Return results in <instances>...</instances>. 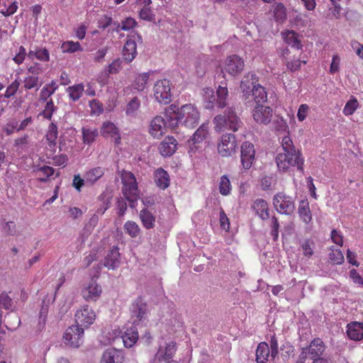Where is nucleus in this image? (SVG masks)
<instances>
[{"mask_svg": "<svg viewBox=\"0 0 363 363\" xmlns=\"http://www.w3.org/2000/svg\"><path fill=\"white\" fill-rule=\"evenodd\" d=\"M273 203L277 211L280 213L289 215L294 212L295 208L291 198L286 196L283 193H279L274 196Z\"/></svg>", "mask_w": 363, "mask_h": 363, "instance_id": "obj_11", "label": "nucleus"}, {"mask_svg": "<svg viewBox=\"0 0 363 363\" xmlns=\"http://www.w3.org/2000/svg\"><path fill=\"white\" fill-rule=\"evenodd\" d=\"M58 137L57 126L51 123L45 135L46 140V148L54 154L57 150V140Z\"/></svg>", "mask_w": 363, "mask_h": 363, "instance_id": "obj_19", "label": "nucleus"}, {"mask_svg": "<svg viewBox=\"0 0 363 363\" xmlns=\"http://www.w3.org/2000/svg\"><path fill=\"white\" fill-rule=\"evenodd\" d=\"M208 134V125L202 124L194 134L191 138L192 144L200 143L206 138Z\"/></svg>", "mask_w": 363, "mask_h": 363, "instance_id": "obj_41", "label": "nucleus"}, {"mask_svg": "<svg viewBox=\"0 0 363 363\" xmlns=\"http://www.w3.org/2000/svg\"><path fill=\"white\" fill-rule=\"evenodd\" d=\"M26 48L21 45L18 48V51L16 54V55L13 57V62L17 65H21L23 61L25 60L26 56Z\"/></svg>", "mask_w": 363, "mask_h": 363, "instance_id": "obj_58", "label": "nucleus"}, {"mask_svg": "<svg viewBox=\"0 0 363 363\" xmlns=\"http://www.w3.org/2000/svg\"><path fill=\"white\" fill-rule=\"evenodd\" d=\"M84 91V86L82 83L69 86L67 89V93L74 101H78L82 97Z\"/></svg>", "mask_w": 363, "mask_h": 363, "instance_id": "obj_38", "label": "nucleus"}, {"mask_svg": "<svg viewBox=\"0 0 363 363\" xmlns=\"http://www.w3.org/2000/svg\"><path fill=\"white\" fill-rule=\"evenodd\" d=\"M122 340L125 347H131L136 343L138 340V332L135 325L126 329L122 335Z\"/></svg>", "mask_w": 363, "mask_h": 363, "instance_id": "obj_26", "label": "nucleus"}, {"mask_svg": "<svg viewBox=\"0 0 363 363\" xmlns=\"http://www.w3.org/2000/svg\"><path fill=\"white\" fill-rule=\"evenodd\" d=\"M147 303L143 298L138 296L132 304L131 315L132 318L136 319L133 321V324H138L146 315L147 311Z\"/></svg>", "mask_w": 363, "mask_h": 363, "instance_id": "obj_15", "label": "nucleus"}, {"mask_svg": "<svg viewBox=\"0 0 363 363\" xmlns=\"http://www.w3.org/2000/svg\"><path fill=\"white\" fill-rule=\"evenodd\" d=\"M23 82V87L26 90H30L34 88H35L38 90V87L40 86V84H39L38 76H34V75L26 76L24 78Z\"/></svg>", "mask_w": 363, "mask_h": 363, "instance_id": "obj_44", "label": "nucleus"}, {"mask_svg": "<svg viewBox=\"0 0 363 363\" xmlns=\"http://www.w3.org/2000/svg\"><path fill=\"white\" fill-rule=\"evenodd\" d=\"M4 6L6 7V9H3L1 11V13L4 16H10L13 14H14L17 9H18V2L14 1H9L4 2Z\"/></svg>", "mask_w": 363, "mask_h": 363, "instance_id": "obj_49", "label": "nucleus"}, {"mask_svg": "<svg viewBox=\"0 0 363 363\" xmlns=\"http://www.w3.org/2000/svg\"><path fill=\"white\" fill-rule=\"evenodd\" d=\"M273 126L274 130L279 133H288V125L286 121L279 116H277L273 121Z\"/></svg>", "mask_w": 363, "mask_h": 363, "instance_id": "obj_48", "label": "nucleus"}, {"mask_svg": "<svg viewBox=\"0 0 363 363\" xmlns=\"http://www.w3.org/2000/svg\"><path fill=\"white\" fill-rule=\"evenodd\" d=\"M244 67V60L237 55H232L225 60L223 70L230 75L235 77L242 72Z\"/></svg>", "mask_w": 363, "mask_h": 363, "instance_id": "obj_10", "label": "nucleus"}, {"mask_svg": "<svg viewBox=\"0 0 363 363\" xmlns=\"http://www.w3.org/2000/svg\"><path fill=\"white\" fill-rule=\"evenodd\" d=\"M150 74L148 72L139 74L135 80V89L138 91H143L146 86Z\"/></svg>", "mask_w": 363, "mask_h": 363, "instance_id": "obj_46", "label": "nucleus"}, {"mask_svg": "<svg viewBox=\"0 0 363 363\" xmlns=\"http://www.w3.org/2000/svg\"><path fill=\"white\" fill-rule=\"evenodd\" d=\"M28 57L30 60L37 59L41 62H48L50 60V53L46 48H38L35 50H30Z\"/></svg>", "mask_w": 363, "mask_h": 363, "instance_id": "obj_36", "label": "nucleus"}, {"mask_svg": "<svg viewBox=\"0 0 363 363\" xmlns=\"http://www.w3.org/2000/svg\"><path fill=\"white\" fill-rule=\"evenodd\" d=\"M137 25L135 20L131 17L125 18L121 21V26L118 23V28H121L123 30H130L134 28Z\"/></svg>", "mask_w": 363, "mask_h": 363, "instance_id": "obj_53", "label": "nucleus"}, {"mask_svg": "<svg viewBox=\"0 0 363 363\" xmlns=\"http://www.w3.org/2000/svg\"><path fill=\"white\" fill-rule=\"evenodd\" d=\"M61 48L64 52H75L82 50V48L79 42L66 41L62 44Z\"/></svg>", "mask_w": 363, "mask_h": 363, "instance_id": "obj_45", "label": "nucleus"}, {"mask_svg": "<svg viewBox=\"0 0 363 363\" xmlns=\"http://www.w3.org/2000/svg\"><path fill=\"white\" fill-rule=\"evenodd\" d=\"M215 130L218 132L225 130L237 131L240 125L241 121L232 108H228L223 114L217 115L213 119Z\"/></svg>", "mask_w": 363, "mask_h": 363, "instance_id": "obj_3", "label": "nucleus"}, {"mask_svg": "<svg viewBox=\"0 0 363 363\" xmlns=\"http://www.w3.org/2000/svg\"><path fill=\"white\" fill-rule=\"evenodd\" d=\"M154 96L158 102L169 104L172 99L170 82L166 79L157 81L154 86Z\"/></svg>", "mask_w": 363, "mask_h": 363, "instance_id": "obj_6", "label": "nucleus"}, {"mask_svg": "<svg viewBox=\"0 0 363 363\" xmlns=\"http://www.w3.org/2000/svg\"><path fill=\"white\" fill-rule=\"evenodd\" d=\"M298 213L300 219L306 224H308L311 221L312 213L307 199L301 200L299 202Z\"/></svg>", "mask_w": 363, "mask_h": 363, "instance_id": "obj_30", "label": "nucleus"}, {"mask_svg": "<svg viewBox=\"0 0 363 363\" xmlns=\"http://www.w3.org/2000/svg\"><path fill=\"white\" fill-rule=\"evenodd\" d=\"M104 168L101 167H94L87 171L85 174V181L87 185H93L104 174Z\"/></svg>", "mask_w": 363, "mask_h": 363, "instance_id": "obj_29", "label": "nucleus"}, {"mask_svg": "<svg viewBox=\"0 0 363 363\" xmlns=\"http://www.w3.org/2000/svg\"><path fill=\"white\" fill-rule=\"evenodd\" d=\"M4 322L5 327L9 330H13L21 325V319L16 313H7Z\"/></svg>", "mask_w": 363, "mask_h": 363, "instance_id": "obj_37", "label": "nucleus"}, {"mask_svg": "<svg viewBox=\"0 0 363 363\" xmlns=\"http://www.w3.org/2000/svg\"><path fill=\"white\" fill-rule=\"evenodd\" d=\"M121 179L122 193L129 202L130 208H134L139 199V189L138 182L133 173L122 169L120 172Z\"/></svg>", "mask_w": 363, "mask_h": 363, "instance_id": "obj_1", "label": "nucleus"}, {"mask_svg": "<svg viewBox=\"0 0 363 363\" xmlns=\"http://www.w3.org/2000/svg\"><path fill=\"white\" fill-rule=\"evenodd\" d=\"M55 169L53 167L50 166L44 165L37 169V174L40 182H46L49 177L53 175Z\"/></svg>", "mask_w": 363, "mask_h": 363, "instance_id": "obj_43", "label": "nucleus"}, {"mask_svg": "<svg viewBox=\"0 0 363 363\" xmlns=\"http://www.w3.org/2000/svg\"><path fill=\"white\" fill-rule=\"evenodd\" d=\"M126 201H128V200L125 197L119 198L117 200V210H118V215L119 216H123L127 210Z\"/></svg>", "mask_w": 363, "mask_h": 363, "instance_id": "obj_64", "label": "nucleus"}, {"mask_svg": "<svg viewBox=\"0 0 363 363\" xmlns=\"http://www.w3.org/2000/svg\"><path fill=\"white\" fill-rule=\"evenodd\" d=\"M177 117L182 125L189 128H193L198 125L200 114L195 106L185 104L177 109Z\"/></svg>", "mask_w": 363, "mask_h": 363, "instance_id": "obj_4", "label": "nucleus"}, {"mask_svg": "<svg viewBox=\"0 0 363 363\" xmlns=\"http://www.w3.org/2000/svg\"><path fill=\"white\" fill-rule=\"evenodd\" d=\"M84 329L79 325L69 327L64 334L65 344L72 347H79L82 344Z\"/></svg>", "mask_w": 363, "mask_h": 363, "instance_id": "obj_9", "label": "nucleus"}, {"mask_svg": "<svg viewBox=\"0 0 363 363\" xmlns=\"http://www.w3.org/2000/svg\"><path fill=\"white\" fill-rule=\"evenodd\" d=\"M238 148L235 136L231 133L222 135L220 143L218 144V152L222 157L233 155Z\"/></svg>", "mask_w": 363, "mask_h": 363, "instance_id": "obj_7", "label": "nucleus"}, {"mask_svg": "<svg viewBox=\"0 0 363 363\" xmlns=\"http://www.w3.org/2000/svg\"><path fill=\"white\" fill-rule=\"evenodd\" d=\"M20 86V82L18 79H15L9 85L4 93V97L10 98L16 94Z\"/></svg>", "mask_w": 363, "mask_h": 363, "instance_id": "obj_54", "label": "nucleus"}, {"mask_svg": "<svg viewBox=\"0 0 363 363\" xmlns=\"http://www.w3.org/2000/svg\"><path fill=\"white\" fill-rule=\"evenodd\" d=\"M252 90L251 96H253L257 105L262 104L267 101V94L262 86L257 84L254 85Z\"/></svg>", "mask_w": 363, "mask_h": 363, "instance_id": "obj_34", "label": "nucleus"}, {"mask_svg": "<svg viewBox=\"0 0 363 363\" xmlns=\"http://www.w3.org/2000/svg\"><path fill=\"white\" fill-rule=\"evenodd\" d=\"M177 140L173 136H167L159 146V151L164 157H170L177 149Z\"/></svg>", "mask_w": 363, "mask_h": 363, "instance_id": "obj_20", "label": "nucleus"}, {"mask_svg": "<svg viewBox=\"0 0 363 363\" xmlns=\"http://www.w3.org/2000/svg\"><path fill=\"white\" fill-rule=\"evenodd\" d=\"M101 133L104 137H110L114 139L115 143L117 145H118L121 142V136L119 134L118 128L112 122H104L101 128Z\"/></svg>", "mask_w": 363, "mask_h": 363, "instance_id": "obj_21", "label": "nucleus"}, {"mask_svg": "<svg viewBox=\"0 0 363 363\" xmlns=\"http://www.w3.org/2000/svg\"><path fill=\"white\" fill-rule=\"evenodd\" d=\"M139 16L141 19L151 21L153 19V14L148 6H145L140 11Z\"/></svg>", "mask_w": 363, "mask_h": 363, "instance_id": "obj_61", "label": "nucleus"}, {"mask_svg": "<svg viewBox=\"0 0 363 363\" xmlns=\"http://www.w3.org/2000/svg\"><path fill=\"white\" fill-rule=\"evenodd\" d=\"M101 294V286L93 279L85 284L81 291L82 298L87 302H96Z\"/></svg>", "mask_w": 363, "mask_h": 363, "instance_id": "obj_8", "label": "nucleus"}, {"mask_svg": "<svg viewBox=\"0 0 363 363\" xmlns=\"http://www.w3.org/2000/svg\"><path fill=\"white\" fill-rule=\"evenodd\" d=\"M232 185L228 176L223 175L219 182V192L223 196H228L230 194Z\"/></svg>", "mask_w": 363, "mask_h": 363, "instance_id": "obj_42", "label": "nucleus"}, {"mask_svg": "<svg viewBox=\"0 0 363 363\" xmlns=\"http://www.w3.org/2000/svg\"><path fill=\"white\" fill-rule=\"evenodd\" d=\"M252 116L257 123L268 124L272 119V109L269 106L258 104L253 110Z\"/></svg>", "mask_w": 363, "mask_h": 363, "instance_id": "obj_14", "label": "nucleus"}, {"mask_svg": "<svg viewBox=\"0 0 363 363\" xmlns=\"http://www.w3.org/2000/svg\"><path fill=\"white\" fill-rule=\"evenodd\" d=\"M176 343L171 342L167 344L165 348H160L157 353L159 360H164L166 363H172V358L174 357L176 352Z\"/></svg>", "mask_w": 363, "mask_h": 363, "instance_id": "obj_25", "label": "nucleus"}, {"mask_svg": "<svg viewBox=\"0 0 363 363\" xmlns=\"http://www.w3.org/2000/svg\"><path fill=\"white\" fill-rule=\"evenodd\" d=\"M258 77L256 74L249 72L244 76L240 82V89L245 100H249L251 97V92L254 85L258 83Z\"/></svg>", "mask_w": 363, "mask_h": 363, "instance_id": "obj_12", "label": "nucleus"}, {"mask_svg": "<svg viewBox=\"0 0 363 363\" xmlns=\"http://www.w3.org/2000/svg\"><path fill=\"white\" fill-rule=\"evenodd\" d=\"M18 121L16 120H12L6 123L4 128V131L7 135H10L14 132H18L19 130H18Z\"/></svg>", "mask_w": 363, "mask_h": 363, "instance_id": "obj_59", "label": "nucleus"}, {"mask_svg": "<svg viewBox=\"0 0 363 363\" xmlns=\"http://www.w3.org/2000/svg\"><path fill=\"white\" fill-rule=\"evenodd\" d=\"M271 357V350L269 345L265 342L259 343L256 350L257 363H267Z\"/></svg>", "mask_w": 363, "mask_h": 363, "instance_id": "obj_28", "label": "nucleus"}, {"mask_svg": "<svg viewBox=\"0 0 363 363\" xmlns=\"http://www.w3.org/2000/svg\"><path fill=\"white\" fill-rule=\"evenodd\" d=\"M358 101L357 100L352 97L350 100H349L344 108H343V113L345 115V116H350V115H352L353 114V113L357 110V108H358Z\"/></svg>", "mask_w": 363, "mask_h": 363, "instance_id": "obj_51", "label": "nucleus"}, {"mask_svg": "<svg viewBox=\"0 0 363 363\" xmlns=\"http://www.w3.org/2000/svg\"><path fill=\"white\" fill-rule=\"evenodd\" d=\"M315 246V242L313 240H304L301 245L303 256L310 258L313 255Z\"/></svg>", "mask_w": 363, "mask_h": 363, "instance_id": "obj_47", "label": "nucleus"}, {"mask_svg": "<svg viewBox=\"0 0 363 363\" xmlns=\"http://www.w3.org/2000/svg\"><path fill=\"white\" fill-rule=\"evenodd\" d=\"M155 183L160 189L164 190L169 186L170 178L168 172L164 169L157 168L154 172Z\"/></svg>", "mask_w": 363, "mask_h": 363, "instance_id": "obj_22", "label": "nucleus"}, {"mask_svg": "<svg viewBox=\"0 0 363 363\" xmlns=\"http://www.w3.org/2000/svg\"><path fill=\"white\" fill-rule=\"evenodd\" d=\"M55 110V106L54 105V102L52 99H50L49 101H47L44 110L42 112V116L48 120H50L52 118L53 112Z\"/></svg>", "mask_w": 363, "mask_h": 363, "instance_id": "obj_55", "label": "nucleus"}, {"mask_svg": "<svg viewBox=\"0 0 363 363\" xmlns=\"http://www.w3.org/2000/svg\"><path fill=\"white\" fill-rule=\"evenodd\" d=\"M167 123L163 117L155 116L150 124V134L155 138H160L165 133Z\"/></svg>", "mask_w": 363, "mask_h": 363, "instance_id": "obj_16", "label": "nucleus"}, {"mask_svg": "<svg viewBox=\"0 0 363 363\" xmlns=\"http://www.w3.org/2000/svg\"><path fill=\"white\" fill-rule=\"evenodd\" d=\"M140 103L137 97L133 98L127 105L126 113L128 115L135 113L140 107Z\"/></svg>", "mask_w": 363, "mask_h": 363, "instance_id": "obj_57", "label": "nucleus"}, {"mask_svg": "<svg viewBox=\"0 0 363 363\" xmlns=\"http://www.w3.org/2000/svg\"><path fill=\"white\" fill-rule=\"evenodd\" d=\"M330 259L336 264H340L344 262V256L340 250H333L329 254Z\"/></svg>", "mask_w": 363, "mask_h": 363, "instance_id": "obj_56", "label": "nucleus"}, {"mask_svg": "<svg viewBox=\"0 0 363 363\" xmlns=\"http://www.w3.org/2000/svg\"><path fill=\"white\" fill-rule=\"evenodd\" d=\"M96 318L95 311L89 305H83L74 314L76 325L82 328H88L91 325Z\"/></svg>", "mask_w": 363, "mask_h": 363, "instance_id": "obj_5", "label": "nucleus"}, {"mask_svg": "<svg viewBox=\"0 0 363 363\" xmlns=\"http://www.w3.org/2000/svg\"><path fill=\"white\" fill-rule=\"evenodd\" d=\"M122 68V61L120 59L113 60L108 67V74H116Z\"/></svg>", "mask_w": 363, "mask_h": 363, "instance_id": "obj_62", "label": "nucleus"}, {"mask_svg": "<svg viewBox=\"0 0 363 363\" xmlns=\"http://www.w3.org/2000/svg\"><path fill=\"white\" fill-rule=\"evenodd\" d=\"M13 306L12 298L5 291L0 294V308H4L6 311L11 310Z\"/></svg>", "mask_w": 363, "mask_h": 363, "instance_id": "obj_50", "label": "nucleus"}, {"mask_svg": "<svg viewBox=\"0 0 363 363\" xmlns=\"http://www.w3.org/2000/svg\"><path fill=\"white\" fill-rule=\"evenodd\" d=\"M307 350L310 358L314 360V359L320 358V355L325 351V345L321 339L317 337L311 342Z\"/></svg>", "mask_w": 363, "mask_h": 363, "instance_id": "obj_23", "label": "nucleus"}, {"mask_svg": "<svg viewBox=\"0 0 363 363\" xmlns=\"http://www.w3.org/2000/svg\"><path fill=\"white\" fill-rule=\"evenodd\" d=\"M124 354L122 350L116 348L106 349L101 358V363H123Z\"/></svg>", "mask_w": 363, "mask_h": 363, "instance_id": "obj_18", "label": "nucleus"}, {"mask_svg": "<svg viewBox=\"0 0 363 363\" xmlns=\"http://www.w3.org/2000/svg\"><path fill=\"white\" fill-rule=\"evenodd\" d=\"M220 225L222 229L229 231L230 221L224 211L222 209L220 212Z\"/></svg>", "mask_w": 363, "mask_h": 363, "instance_id": "obj_63", "label": "nucleus"}, {"mask_svg": "<svg viewBox=\"0 0 363 363\" xmlns=\"http://www.w3.org/2000/svg\"><path fill=\"white\" fill-rule=\"evenodd\" d=\"M124 231L130 237L135 238L140 233V228L139 225L134 221L128 220L123 225Z\"/></svg>", "mask_w": 363, "mask_h": 363, "instance_id": "obj_40", "label": "nucleus"}, {"mask_svg": "<svg viewBox=\"0 0 363 363\" xmlns=\"http://www.w3.org/2000/svg\"><path fill=\"white\" fill-rule=\"evenodd\" d=\"M284 41L291 48H295V31L286 30L282 33Z\"/></svg>", "mask_w": 363, "mask_h": 363, "instance_id": "obj_60", "label": "nucleus"}, {"mask_svg": "<svg viewBox=\"0 0 363 363\" xmlns=\"http://www.w3.org/2000/svg\"><path fill=\"white\" fill-rule=\"evenodd\" d=\"M139 216L143 227L146 229H152L155 227V216L147 208L140 211Z\"/></svg>", "mask_w": 363, "mask_h": 363, "instance_id": "obj_31", "label": "nucleus"}, {"mask_svg": "<svg viewBox=\"0 0 363 363\" xmlns=\"http://www.w3.org/2000/svg\"><path fill=\"white\" fill-rule=\"evenodd\" d=\"M137 54L136 42L132 39L127 40L123 49V59L128 63L131 62L135 58Z\"/></svg>", "mask_w": 363, "mask_h": 363, "instance_id": "obj_24", "label": "nucleus"}, {"mask_svg": "<svg viewBox=\"0 0 363 363\" xmlns=\"http://www.w3.org/2000/svg\"><path fill=\"white\" fill-rule=\"evenodd\" d=\"M82 133L83 143L89 145L93 143L99 135L97 128L88 126L82 128Z\"/></svg>", "mask_w": 363, "mask_h": 363, "instance_id": "obj_35", "label": "nucleus"}, {"mask_svg": "<svg viewBox=\"0 0 363 363\" xmlns=\"http://www.w3.org/2000/svg\"><path fill=\"white\" fill-rule=\"evenodd\" d=\"M273 15L276 21L283 23L286 18V10L281 3L273 5Z\"/></svg>", "mask_w": 363, "mask_h": 363, "instance_id": "obj_39", "label": "nucleus"}, {"mask_svg": "<svg viewBox=\"0 0 363 363\" xmlns=\"http://www.w3.org/2000/svg\"><path fill=\"white\" fill-rule=\"evenodd\" d=\"M253 208L262 220H267L269 218L268 204L264 200L257 199L254 202Z\"/></svg>", "mask_w": 363, "mask_h": 363, "instance_id": "obj_33", "label": "nucleus"}, {"mask_svg": "<svg viewBox=\"0 0 363 363\" xmlns=\"http://www.w3.org/2000/svg\"><path fill=\"white\" fill-rule=\"evenodd\" d=\"M281 146L284 152L277 155L276 162L280 171L286 172L295 166V147L289 135L282 138Z\"/></svg>", "mask_w": 363, "mask_h": 363, "instance_id": "obj_2", "label": "nucleus"}, {"mask_svg": "<svg viewBox=\"0 0 363 363\" xmlns=\"http://www.w3.org/2000/svg\"><path fill=\"white\" fill-rule=\"evenodd\" d=\"M347 335L351 340L358 341L363 338V323L353 322L347 325Z\"/></svg>", "mask_w": 363, "mask_h": 363, "instance_id": "obj_27", "label": "nucleus"}, {"mask_svg": "<svg viewBox=\"0 0 363 363\" xmlns=\"http://www.w3.org/2000/svg\"><path fill=\"white\" fill-rule=\"evenodd\" d=\"M91 115L99 116L104 111V107L101 102L97 99H92L89 101Z\"/></svg>", "mask_w": 363, "mask_h": 363, "instance_id": "obj_52", "label": "nucleus"}, {"mask_svg": "<svg viewBox=\"0 0 363 363\" xmlns=\"http://www.w3.org/2000/svg\"><path fill=\"white\" fill-rule=\"evenodd\" d=\"M121 264V254L118 246L110 248L105 256L104 266L108 269H115Z\"/></svg>", "mask_w": 363, "mask_h": 363, "instance_id": "obj_17", "label": "nucleus"}, {"mask_svg": "<svg viewBox=\"0 0 363 363\" xmlns=\"http://www.w3.org/2000/svg\"><path fill=\"white\" fill-rule=\"evenodd\" d=\"M217 99L216 104L218 108H223L227 105V99L228 97V90L226 83H221L218 86L216 91Z\"/></svg>", "mask_w": 363, "mask_h": 363, "instance_id": "obj_32", "label": "nucleus"}, {"mask_svg": "<svg viewBox=\"0 0 363 363\" xmlns=\"http://www.w3.org/2000/svg\"><path fill=\"white\" fill-rule=\"evenodd\" d=\"M255 155L254 145L249 142H245L241 146V162L244 169H248L252 167Z\"/></svg>", "mask_w": 363, "mask_h": 363, "instance_id": "obj_13", "label": "nucleus"}]
</instances>
